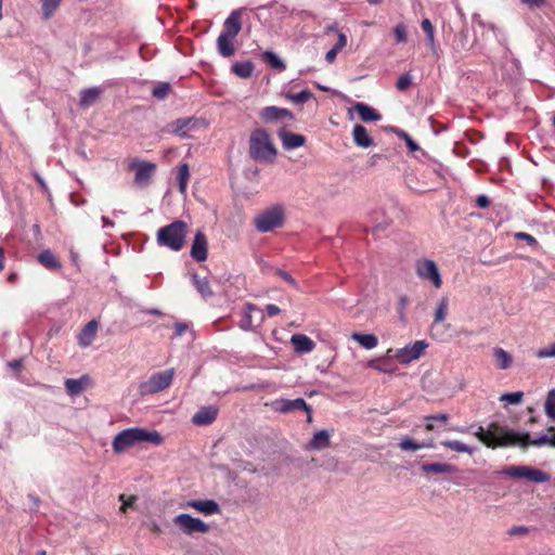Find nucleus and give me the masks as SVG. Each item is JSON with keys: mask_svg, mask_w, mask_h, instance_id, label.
Here are the masks:
<instances>
[{"mask_svg": "<svg viewBox=\"0 0 555 555\" xmlns=\"http://www.w3.org/2000/svg\"><path fill=\"white\" fill-rule=\"evenodd\" d=\"M143 442L159 446L163 443V437L157 430H149L140 427L127 428L115 436L112 447L115 453H121Z\"/></svg>", "mask_w": 555, "mask_h": 555, "instance_id": "nucleus-1", "label": "nucleus"}, {"mask_svg": "<svg viewBox=\"0 0 555 555\" xmlns=\"http://www.w3.org/2000/svg\"><path fill=\"white\" fill-rule=\"evenodd\" d=\"M473 435L480 442L491 449H495L498 447H509L517 441H521L518 431L508 429L506 426H502L498 423L489 424L487 429L482 426H478Z\"/></svg>", "mask_w": 555, "mask_h": 555, "instance_id": "nucleus-2", "label": "nucleus"}, {"mask_svg": "<svg viewBox=\"0 0 555 555\" xmlns=\"http://www.w3.org/2000/svg\"><path fill=\"white\" fill-rule=\"evenodd\" d=\"M188 233V224L182 220H176L170 224L158 229L156 241L159 246H164L173 251L183 248Z\"/></svg>", "mask_w": 555, "mask_h": 555, "instance_id": "nucleus-3", "label": "nucleus"}, {"mask_svg": "<svg viewBox=\"0 0 555 555\" xmlns=\"http://www.w3.org/2000/svg\"><path fill=\"white\" fill-rule=\"evenodd\" d=\"M249 153L257 162L272 163L274 160L276 156V149L274 147L269 133L264 129H256L251 132L249 139Z\"/></svg>", "mask_w": 555, "mask_h": 555, "instance_id": "nucleus-4", "label": "nucleus"}, {"mask_svg": "<svg viewBox=\"0 0 555 555\" xmlns=\"http://www.w3.org/2000/svg\"><path fill=\"white\" fill-rule=\"evenodd\" d=\"M173 377L175 369L155 372L139 385V392L141 396L160 392L170 387Z\"/></svg>", "mask_w": 555, "mask_h": 555, "instance_id": "nucleus-5", "label": "nucleus"}, {"mask_svg": "<svg viewBox=\"0 0 555 555\" xmlns=\"http://www.w3.org/2000/svg\"><path fill=\"white\" fill-rule=\"evenodd\" d=\"M284 221V210L281 206L275 205L261 211L255 218V225L259 232H270L275 228L282 227Z\"/></svg>", "mask_w": 555, "mask_h": 555, "instance_id": "nucleus-6", "label": "nucleus"}, {"mask_svg": "<svg viewBox=\"0 0 555 555\" xmlns=\"http://www.w3.org/2000/svg\"><path fill=\"white\" fill-rule=\"evenodd\" d=\"M503 474L512 478L527 479L535 483H543L550 480V475L543 470L530 466H508Z\"/></svg>", "mask_w": 555, "mask_h": 555, "instance_id": "nucleus-7", "label": "nucleus"}, {"mask_svg": "<svg viewBox=\"0 0 555 555\" xmlns=\"http://www.w3.org/2000/svg\"><path fill=\"white\" fill-rule=\"evenodd\" d=\"M416 275L424 282H429L435 288H440L442 278L435 261L430 259H420L415 263Z\"/></svg>", "mask_w": 555, "mask_h": 555, "instance_id": "nucleus-8", "label": "nucleus"}, {"mask_svg": "<svg viewBox=\"0 0 555 555\" xmlns=\"http://www.w3.org/2000/svg\"><path fill=\"white\" fill-rule=\"evenodd\" d=\"M173 525L184 534L207 533L209 526L199 518L189 514H179L172 519Z\"/></svg>", "mask_w": 555, "mask_h": 555, "instance_id": "nucleus-9", "label": "nucleus"}, {"mask_svg": "<svg viewBox=\"0 0 555 555\" xmlns=\"http://www.w3.org/2000/svg\"><path fill=\"white\" fill-rule=\"evenodd\" d=\"M427 347L428 344L425 340H415L412 344L393 350V357L401 364H409L412 361L420 359L424 354Z\"/></svg>", "mask_w": 555, "mask_h": 555, "instance_id": "nucleus-10", "label": "nucleus"}, {"mask_svg": "<svg viewBox=\"0 0 555 555\" xmlns=\"http://www.w3.org/2000/svg\"><path fill=\"white\" fill-rule=\"evenodd\" d=\"M135 170L134 182L140 188H146L155 172L156 165L147 162L134 160L130 165Z\"/></svg>", "mask_w": 555, "mask_h": 555, "instance_id": "nucleus-11", "label": "nucleus"}, {"mask_svg": "<svg viewBox=\"0 0 555 555\" xmlns=\"http://www.w3.org/2000/svg\"><path fill=\"white\" fill-rule=\"evenodd\" d=\"M271 408L279 413H289L293 411L308 410V404L302 398L276 399L272 401Z\"/></svg>", "mask_w": 555, "mask_h": 555, "instance_id": "nucleus-12", "label": "nucleus"}, {"mask_svg": "<svg viewBox=\"0 0 555 555\" xmlns=\"http://www.w3.org/2000/svg\"><path fill=\"white\" fill-rule=\"evenodd\" d=\"M183 508H194L206 516L220 513L218 503L214 500H191L181 505Z\"/></svg>", "mask_w": 555, "mask_h": 555, "instance_id": "nucleus-13", "label": "nucleus"}, {"mask_svg": "<svg viewBox=\"0 0 555 555\" xmlns=\"http://www.w3.org/2000/svg\"><path fill=\"white\" fill-rule=\"evenodd\" d=\"M201 125H203V120L189 117L177 119L172 122L171 128L175 134L184 138L188 137L190 131L197 129Z\"/></svg>", "mask_w": 555, "mask_h": 555, "instance_id": "nucleus-14", "label": "nucleus"}, {"mask_svg": "<svg viewBox=\"0 0 555 555\" xmlns=\"http://www.w3.org/2000/svg\"><path fill=\"white\" fill-rule=\"evenodd\" d=\"M207 247L208 242L205 234L198 231L191 246V257L199 262L205 261L207 259Z\"/></svg>", "mask_w": 555, "mask_h": 555, "instance_id": "nucleus-15", "label": "nucleus"}, {"mask_svg": "<svg viewBox=\"0 0 555 555\" xmlns=\"http://www.w3.org/2000/svg\"><path fill=\"white\" fill-rule=\"evenodd\" d=\"M259 116L264 122H272L283 119H293V114L288 109L280 108L276 106H267L262 108L259 113Z\"/></svg>", "mask_w": 555, "mask_h": 555, "instance_id": "nucleus-16", "label": "nucleus"}, {"mask_svg": "<svg viewBox=\"0 0 555 555\" xmlns=\"http://www.w3.org/2000/svg\"><path fill=\"white\" fill-rule=\"evenodd\" d=\"M242 29V9L233 10L224 21L223 35L235 38Z\"/></svg>", "mask_w": 555, "mask_h": 555, "instance_id": "nucleus-17", "label": "nucleus"}, {"mask_svg": "<svg viewBox=\"0 0 555 555\" xmlns=\"http://www.w3.org/2000/svg\"><path fill=\"white\" fill-rule=\"evenodd\" d=\"M217 414L218 409L216 406H203L193 415L192 422L199 426L209 425L216 420Z\"/></svg>", "mask_w": 555, "mask_h": 555, "instance_id": "nucleus-18", "label": "nucleus"}, {"mask_svg": "<svg viewBox=\"0 0 555 555\" xmlns=\"http://www.w3.org/2000/svg\"><path fill=\"white\" fill-rule=\"evenodd\" d=\"M279 138L285 150H294L305 144L306 138L302 134L288 132L284 129L279 131Z\"/></svg>", "mask_w": 555, "mask_h": 555, "instance_id": "nucleus-19", "label": "nucleus"}, {"mask_svg": "<svg viewBox=\"0 0 555 555\" xmlns=\"http://www.w3.org/2000/svg\"><path fill=\"white\" fill-rule=\"evenodd\" d=\"M392 359H395L393 350L388 349L384 357L370 361L369 366L383 373H392L395 371Z\"/></svg>", "mask_w": 555, "mask_h": 555, "instance_id": "nucleus-20", "label": "nucleus"}, {"mask_svg": "<svg viewBox=\"0 0 555 555\" xmlns=\"http://www.w3.org/2000/svg\"><path fill=\"white\" fill-rule=\"evenodd\" d=\"M521 441L515 442L513 446H520V447H527V446H533V447H543L548 446L552 447V439L551 434L541 435L537 439H530V435L528 433H519Z\"/></svg>", "mask_w": 555, "mask_h": 555, "instance_id": "nucleus-21", "label": "nucleus"}, {"mask_svg": "<svg viewBox=\"0 0 555 555\" xmlns=\"http://www.w3.org/2000/svg\"><path fill=\"white\" fill-rule=\"evenodd\" d=\"M352 138L354 144L362 149H367L374 144V141L369 134L366 128L360 124L354 125Z\"/></svg>", "mask_w": 555, "mask_h": 555, "instance_id": "nucleus-22", "label": "nucleus"}, {"mask_svg": "<svg viewBox=\"0 0 555 555\" xmlns=\"http://www.w3.org/2000/svg\"><path fill=\"white\" fill-rule=\"evenodd\" d=\"M98 332V322L95 320L89 321L81 330L78 336V344L86 348L89 347L95 338Z\"/></svg>", "mask_w": 555, "mask_h": 555, "instance_id": "nucleus-23", "label": "nucleus"}, {"mask_svg": "<svg viewBox=\"0 0 555 555\" xmlns=\"http://www.w3.org/2000/svg\"><path fill=\"white\" fill-rule=\"evenodd\" d=\"M352 109L358 113L360 119L364 122L378 121L382 119L380 114L365 103L358 102L353 105Z\"/></svg>", "mask_w": 555, "mask_h": 555, "instance_id": "nucleus-24", "label": "nucleus"}, {"mask_svg": "<svg viewBox=\"0 0 555 555\" xmlns=\"http://www.w3.org/2000/svg\"><path fill=\"white\" fill-rule=\"evenodd\" d=\"M294 348L299 353H308L314 349V341L304 334H295L291 338Z\"/></svg>", "mask_w": 555, "mask_h": 555, "instance_id": "nucleus-25", "label": "nucleus"}, {"mask_svg": "<svg viewBox=\"0 0 555 555\" xmlns=\"http://www.w3.org/2000/svg\"><path fill=\"white\" fill-rule=\"evenodd\" d=\"M103 90L100 87H93L83 89L80 92V106L83 108H88L95 104L102 94Z\"/></svg>", "mask_w": 555, "mask_h": 555, "instance_id": "nucleus-26", "label": "nucleus"}, {"mask_svg": "<svg viewBox=\"0 0 555 555\" xmlns=\"http://www.w3.org/2000/svg\"><path fill=\"white\" fill-rule=\"evenodd\" d=\"M425 474H453L457 472L456 466L448 463H427L421 466Z\"/></svg>", "mask_w": 555, "mask_h": 555, "instance_id": "nucleus-27", "label": "nucleus"}, {"mask_svg": "<svg viewBox=\"0 0 555 555\" xmlns=\"http://www.w3.org/2000/svg\"><path fill=\"white\" fill-rule=\"evenodd\" d=\"M191 278L193 285L203 298L207 299L214 295L210 282L206 276L201 278L198 274L193 273Z\"/></svg>", "mask_w": 555, "mask_h": 555, "instance_id": "nucleus-28", "label": "nucleus"}, {"mask_svg": "<svg viewBox=\"0 0 555 555\" xmlns=\"http://www.w3.org/2000/svg\"><path fill=\"white\" fill-rule=\"evenodd\" d=\"M232 37L229 35L220 34L217 39L218 53L223 57H230L234 54L235 50L232 43Z\"/></svg>", "mask_w": 555, "mask_h": 555, "instance_id": "nucleus-29", "label": "nucleus"}, {"mask_svg": "<svg viewBox=\"0 0 555 555\" xmlns=\"http://www.w3.org/2000/svg\"><path fill=\"white\" fill-rule=\"evenodd\" d=\"M448 309H449L448 298L443 297L439 300V302L437 304V308L435 310L434 323L431 325L433 335H436L435 331L437 328V325L446 320V318L448 315Z\"/></svg>", "mask_w": 555, "mask_h": 555, "instance_id": "nucleus-30", "label": "nucleus"}, {"mask_svg": "<svg viewBox=\"0 0 555 555\" xmlns=\"http://www.w3.org/2000/svg\"><path fill=\"white\" fill-rule=\"evenodd\" d=\"M330 444V434L327 430H319L317 431L310 442L308 443V449L310 450H323Z\"/></svg>", "mask_w": 555, "mask_h": 555, "instance_id": "nucleus-31", "label": "nucleus"}, {"mask_svg": "<svg viewBox=\"0 0 555 555\" xmlns=\"http://www.w3.org/2000/svg\"><path fill=\"white\" fill-rule=\"evenodd\" d=\"M442 447L459 453H467L473 455L476 452V448L470 447L459 440H443L440 442Z\"/></svg>", "mask_w": 555, "mask_h": 555, "instance_id": "nucleus-32", "label": "nucleus"}, {"mask_svg": "<svg viewBox=\"0 0 555 555\" xmlns=\"http://www.w3.org/2000/svg\"><path fill=\"white\" fill-rule=\"evenodd\" d=\"M87 377L82 376L80 378H67L64 383L66 391L70 396H77L80 395L86 386Z\"/></svg>", "mask_w": 555, "mask_h": 555, "instance_id": "nucleus-33", "label": "nucleus"}, {"mask_svg": "<svg viewBox=\"0 0 555 555\" xmlns=\"http://www.w3.org/2000/svg\"><path fill=\"white\" fill-rule=\"evenodd\" d=\"M38 261L48 269H60L61 262L57 257L50 250L46 249L38 255Z\"/></svg>", "mask_w": 555, "mask_h": 555, "instance_id": "nucleus-34", "label": "nucleus"}, {"mask_svg": "<svg viewBox=\"0 0 555 555\" xmlns=\"http://www.w3.org/2000/svg\"><path fill=\"white\" fill-rule=\"evenodd\" d=\"M352 339L359 343L363 348L367 350L374 349L378 344L377 337L373 334L354 333L352 335Z\"/></svg>", "mask_w": 555, "mask_h": 555, "instance_id": "nucleus-35", "label": "nucleus"}, {"mask_svg": "<svg viewBox=\"0 0 555 555\" xmlns=\"http://www.w3.org/2000/svg\"><path fill=\"white\" fill-rule=\"evenodd\" d=\"M493 354L498 362L499 369L506 370L507 367L511 366L513 359H512V356L507 351L498 347V348H494Z\"/></svg>", "mask_w": 555, "mask_h": 555, "instance_id": "nucleus-36", "label": "nucleus"}, {"mask_svg": "<svg viewBox=\"0 0 555 555\" xmlns=\"http://www.w3.org/2000/svg\"><path fill=\"white\" fill-rule=\"evenodd\" d=\"M232 72L241 78H249L254 72L251 62H241L232 65Z\"/></svg>", "mask_w": 555, "mask_h": 555, "instance_id": "nucleus-37", "label": "nucleus"}, {"mask_svg": "<svg viewBox=\"0 0 555 555\" xmlns=\"http://www.w3.org/2000/svg\"><path fill=\"white\" fill-rule=\"evenodd\" d=\"M61 2L62 0H41L43 20H50L60 7Z\"/></svg>", "mask_w": 555, "mask_h": 555, "instance_id": "nucleus-38", "label": "nucleus"}, {"mask_svg": "<svg viewBox=\"0 0 555 555\" xmlns=\"http://www.w3.org/2000/svg\"><path fill=\"white\" fill-rule=\"evenodd\" d=\"M190 179V168L188 164H182L178 168V182H179V191L182 194L186 192V185Z\"/></svg>", "mask_w": 555, "mask_h": 555, "instance_id": "nucleus-39", "label": "nucleus"}, {"mask_svg": "<svg viewBox=\"0 0 555 555\" xmlns=\"http://www.w3.org/2000/svg\"><path fill=\"white\" fill-rule=\"evenodd\" d=\"M262 60L272 68L278 69L280 72L284 70L286 67L284 62L274 52L271 51L263 52Z\"/></svg>", "mask_w": 555, "mask_h": 555, "instance_id": "nucleus-40", "label": "nucleus"}, {"mask_svg": "<svg viewBox=\"0 0 555 555\" xmlns=\"http://www.w3.org/2000/svg\"><path fill=\"white\" fill-rule=\"evenodd\" d=\"M423 31L426 34L427 41L431 50L436 51V41H435V28L433 23L428 18H424L421 23Z\"/></svg>", "mask_w": 555, "mask_h": 555, "instance_id": "nucleus-41", "label": "nucleus"}, {"mask_svg": "<svg viewBox=\"0 0 555 555\" xmlns=\"http://www.w3.org/2000/svg\"><path fill=\"white\" fill-rule=\"evenodd\" d=\"M399 447L402 451H417V450H421L424 448L431 447V443H418V442L414 441L413 439L406 437L401 440V442L399 443Z\"/></svg>", "mask_w": 555, "mask_h": 555, "instance_id": "nucleus-42", "label": "nucleus"}, {"mask_svg": "<svg viewBox=\"0 0 555 555\" xmlns=\"http://www.w3.org/2000/svg\"><path fill=\"white\" fill-rule=\"evenodd\" d=\"M544 409H545L546 416L551 421L555 422V389H552L548 391L546 400H545Z\"/></svg>", "mask_w": 555, "mask_h": 555, "instance_id": "nucleus-43", "label": "nucleus"}, {"mask_svg": "<svg viewBox=\"0 0 555 555\" xmlns=\"http://www.w3.org/2000/svg\"><path fill=\"white\" fill-rule=\"evenodd\" d=\"M247 314L244 320L241 321L240 327L244 331H250L253 328L251 325V312L257 310V307L253 304H248L246 306Z\"/></svg>", "mask_w": 555, "mask_h": 555, "instance_id": "nucleus-44", "label": "nucleus"}, {"mask_svg": "<svg viewBox=\"0 0 555 555\" xmlns=\"http://www.w3.org/2000/svg\"><path fill=\"white\" fill-rule=\"evenodd\" d=\"M312 98V92L309 90H302L298 93L288 95V99L295 104H302Z\"/></svg>", "mask_w": 555, "mask_h": 555, "instance_id": "nucleus-45", "label": "nucleus"}, {"mask_svg": "<svg viewBox=\"0 0 555 555\" xmlns=\"http://www.w3.org/2000/svg\"><path fill=\"white\" fill-rule=\"evenodd\" d=\"M524 393L521 391L504 393L500 400L509 404H519L522 400Z\"/></svg>", "mask_w": 555, "mask_h": 555, "instance_id": "nucleus-46", "label": "nucleus"}, {"mask_svg": "<svg viewBox=\"0 0 555 555\" xmlns=\"http://www.w3.org/2000/svg\"><path fill=\"white\" fill-rule=\"evenodd\" d=\"M393 35L398 43L405 42L408 38L406 26L403 23H399L393 28Z\"/></svg>", "mask_w": 555, "mask_h": 555, "instance_id": "nucleus-47", "label": "nucleus"}, {"mask_svg": "<svg viewBox=\"0 0 555 555\" xmlns=\"http://www.w3.org/2000/svg\"><path fill=\"white\" fill-rule=\"evenodd\" d=\"M169 83L162 82L153 89V95L159 100H164L169 94Z\"/></svg>", "mask_w": 555, "mask_h": 555, "instance_id": "nucleus-48", "label": "nucleus"}, {"mask_svg": "<svg viewBox=\"0 0 555 555\" xmlns=\"http://www.w3.org/2000/svg\"><path fill=\"white\" fill-rule=\"evenodd\" d=\"M537 357L540 359L555 358V343L548 345L545 348L539 349L537 351Z\"/></svg>", "mask_w": 555, "mask_h": 555, "instance_id": "nucleus-49", "label": "nucleus"}, {"mask_svg": "<svg viewBox=\"0 0 555 555\" xmlns=\"http://www.w3.org/2000/svg\"><path fill=\"white\" fill-rule=\"evenodd\" d=\"M412 83V78L409 74H403L399 77L398 81H397V88L400 90V91H404L406 90Z\"/></svg>", "mask_w": 555, "mask_h": 555, "instance_id": "nucleus-50", "label": "nucleus"}, {"mask_svg": "<svg viewBox=\"0 0 555 555\" xmlns=\"http://www.w3.org/2000/svg\"><path fill=\"white\" fill-rule=\"evenodd\" d=\"M275 274L278 276H280L281 279H283L284 281H286L293 287L298 288V283L292 278V275L288 272H286L282 269H276Z\"/></svg>", "mask_w": 555, "mask_h": 555, "instance_id": "nucleus-51", "label": "nucleus"}, {"mask_svg": "<svg viewBox=\"0 0 555 555\" xmlns=\"http://www.w3.org/2000/svg\"><path fill=\"white\" fill-rule=\"evenodd\" d=\"M530 532V529L526 526H514L509 528L508 534L511 537L526 535Z\"/></svg>", "mask_w": 555, "mask_h": 555, "instance_id": "nucleus-52", "label": "nucleus"}, {"mask_svg": "<svg viewBox=\"0 0 555 555\" xmlns=\"http://www.w3.org/2000/svg\"><path fill=\"white\" fill-rule=\"evenodd\" d=\"M401 137L404 139L406 146L411 152L420 150L418 144L408 133L403 132Z\"/></svg>", "mask_w": 555, "mask_h": 555, "instance_id": "nucleus-53", "label": "nucleus"}, {"mask_svg": "<svg viewBox=\"0 0 555 555\" xmlns=\"http://www.w3.org/2000/svg\"><path fill=\"white\" fill-rule=\"evenodd\" d=\"M515 237H516V238H518V240H524V241H526L529 245H532V246L538 244L537 240H535L532 235H530V234H528V233H525V232H518V233H516V234H515Z\"/></svg>", "mask_w": 555, "mask_h": 555, "instance_id": "nucleus-54", "label": "nucleus"}, {"mask_svg": "<svg viewBox=\"0 0 555 555\" xmlns=\"http://www.w3.org/2000/svg\"><path fill=\"white\" fill-rule=\"evenodd\" d=\"M425 420L426 421L447 423L448 420H449V415L446 414V413H440V414L425 416Z\"/></svg>", "mask_w": 555, "mask_h": 555, "instance_id": "nucleus-55", "label": "nucleus"}, {"mask_svg": "<svg viewBox=\"0 0 555 555\" xmlns=\"http://www.w3.org/2000/svg\"><path fill=\"white\" fill-rule=\"evenodd\" d=\"M347 46V36L344 33H338V39L334 48L341 51Z\"/></svg>", "mask_w": 555, "mask_h": 555, "instance_id": "nucleus-56", "label": "nucleus"}, {"mask_svg": "<svg viewBox=\"0 0 555 555\" xmlns=\"http://www.w3.org/2000/svg\"><path fill=\"white\" fill-rule=\"evenodd\" d=\"M409 305V298L405 295L400 296L399 298V313L401 318H403L404 309Z\"/></svg>", "mask_w": 555, "mask_h": 555, "instance_id": "nucleus-57", "label": "nucleus"}, {"mask_svg": "<svg viewBox=\"0 0 555 555\" xmlns=\"http://www.w3.org/2000/svg\"><path fill=\"white\" fill-rule=\"evenodd\" d=\"M266 311L269 317H274L281 312V309L273 304H269L266 306Z\"/></svg>", "mask_w": 555, "mask_h": 555, "instance_id": "nucleus-58", "label": "nucleus"}, {"mask_svg": "<svg viewBox=\"0 0 555 555\" xmlns=\"http://www.w3.org/2000/svg\"><path fill=\"white\" fill-rule=\"evenodd\" d=\"M478 207L487 208L490 204L489 198L486 195H479L476 199Z\"/></svg>", "mask_w": 555, "mask_h": 555, "instance_id": "nucleus-59", "label": "nucleus"}, {"mask_svg": "<svg viewBox=\"0 0 555 555\" xmlns=\"http://www.w3.org/2000/svg\"><path fill=\"white\" fill-rule=\"evenodd\" d=\"M339 51L336 50L334 47L325 54V60L327 63H333L337 56V53Z\"/></svg>", "mask_w": 555, "mask_h": 555, "instance_id": "nucleus-60", "label": "nucleus"}, {"mask_svg": "<svg viewBox=\"0 0 555 555\" xmlns=\"http://www.w3.org/2000/svg\"><path fill=\"white\" fill-rule=\"evenodd\" d=\"M521 2L530 8H540L545 3V0H521Z\"/></svg>", "mask_w": 555, "mask_h": 555, "instance_id": "nucleus-61", "label": "nucleus"}, {"mask_svg": "<svg viewBox=\"0 0 555 555\" xmlns=\"http://www.w3.org/2000/svg\"><path fill=\"white\" fill-rule=\"evenodd\" d=\"M188 330V324L185 323H176L175 332L177 336H181Z\"/></svg>", "mask_w": 555, "mask_h": 555, "instance_id": "nucleus-62", "label": "nucleus"}, {"mask_svg": "<svg viewBox=\"0 0 555 555\" xmlns=\"http://www.w3.org/2000/svg\"><path fill=\"white\" fill-rule=\"evenodd\" d=\"M124 499H125V494H121V495L119 496V500L124 502V504H122V506H121V511H122V512H126V508H127L128 506H130V505L133 503V501H134V496H131V498L129 499V501H128V502H125V501H124Z\"/></svg>", "mask_w": 555, "mask_h": 555, "instance_id": "nucleus-63", "label": "nucleus"}, {"mask_svg": "<svg viewBox=\"0 0 555 555\" xmlns=\"http://www.w3.org/2000/svg\"><path fill=\"white\" fill-rule=\"evenodd\" d=\"M546 431L548 434H551L552 448H555V427L554 426H550V427H547Z\"/></svg>", "mask_w": 555, "mask_h": 555, "instance_id": "nucleus-64", "label": "nucleus"}]
</instances>
